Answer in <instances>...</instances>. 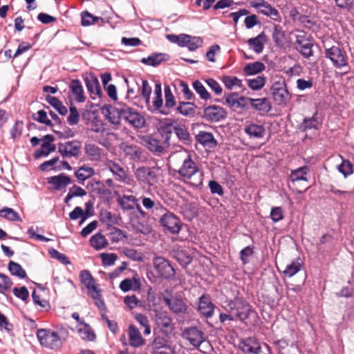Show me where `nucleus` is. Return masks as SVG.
<instances>
[{
  "label": "nucleus",
  "mask_w": 354,
  "mask_h": 354,
  "mask_svg": "<svg viewBox=\"0 0 354 354\" xmlns=\"http://www.w3.org/2000/svg\"><path fill=\"white\" fill-rule=\"evenodd\" d=\"M177 172L185 179V182L192 187H198L203 184V172L199 169L190 156H186L183 159V164Z\"/></svg>",
  "instance_id": "f257e3e1"
},
{
  "label": "nucleus",
  "mask_w": 354,
  "mask_h": 354,
  "mask_svg": "<svg viewBox=\"0 0 354 354\" xmlns=\"http://www.w3.org/2000/svg\"><path fill=\"white\" fill-rule=\"evenodd\" d=\"M227 311H230L236 320L245 322L250 316L258 318V315L252 306L242 297H235L227 300Z\"/></svg>",
  "instance_id": "f03ea898"
},
{
  "label": "nucleus",
  "mask_w": 354,
  "mask_h": 354,
  "mask_svg": "<svg viewBox=\"0 0 354 354\" xmlns=\"http://www.w3.org/2000/svg\"><path fill=\"white\" fill-rule=\"evenodd\" d=\"M80 279L88 290V295L94 300L95 304L99 308H105V304L102 298L100 290L95 285L94 278L91 272L87 270H83L80 272Z\"/></svg>",
  "instance_id": "7ed1b4c3"
},
{
  "label": "nucleus",
  "mask_w": 354,
  "mask_h": 354,
  "mask_svg": "<svg viewBox=\"0 0 354 354\" xmlns=\"http://www.w3.org/2000/svg\"><path fill=\"white\" fill-rule=\"evenodd\" d=\"M324 57L328 59L336 68H349L348 57L346 51L337 46L325 48Z\"/></svg>",
  "instance_id": "20e7f679"
},
{
  "label": "nucleus",
  "mask_w": 354,
  "mask_h": 354,
  "mask_svg": "<svg viewBox=\"0 0 354 354\" xmlns=\"http://www.w3.org/2000/svg\"><path fill=\"white\" fill-rule=\"evenodd\" d=\"M159 216H160V224L165 231L173 234L179 233L182 227V223L177 216L168 211L165 207V212H160Z\"/></svg>",
  "instance_id": "39448f33"
},
{
  "label": "nucleus",
  "mask_w": 354,
  "mask_h": 354,
  "mask_svg": "<svg viewBox=\"0 0 354 354\" xmlns=\"http://www.w3.org/2000/svg\"><path fill=\"white\" fill-rule=\"evenodd\" d=\"M37 337L42 346L51 349L59 348L63 343L58 333L49 329L37 330Z\"/></svg>",
  "instance_id": "423d86ee"
},
{
  "label": "nucleus",
  "mask_w": 354,
  "mask_h": 354,
  "mask_svg": "<svg viewBox=\"0 0 354 354\" xmlns=\"http://www.w3.org/2000/svg\"><path fill=\"white\" fill-rule=\"evenodd\" d=\"M239 348L244 354H270V347L267 344L261 345L255 337H248L239 343Z\"/></svg>",
  "instance_id": "0eeeda50"
},
{
  "label": "nucleus",
  "mask_w": 354,
  "mask_h": 354,
  "mask_svg": "<svg viewBox=\"0 0 354 354\" xmlns=\"http://www.w3.org/2000/svg\"><path fill=\"white\" fill-rule=\"evenodd\" d=\"M158 169L156 167H140L134 172L136 180L140 185L154 186L158 182Z\"/></svg>",
  "instance_id": "6e6552de"
},
{
  "label": "nucleus",
  "mask_w": 354,
  "mask_h": 354,
  "mask_svg": "<svg viewBox=\"0 0 354 354\" xmlns=\"http://www.w3.org/2000/svg\"><path fill=\"white\" fill-rule=\"evenodd\" d=\"M122 118L134 129H142L145 125V118L133 108L125 106L120 109Z\"/></svg>",
  "instance_id": "1a4fd4ad"
},
{
  "label": "nucleus",
  "mask_w": 354,
  "mask_h": 354,
  "mask_svg": "<svg viewBox=\"0 0 354 354\" xmlns=\"http://www.w3.org/2000/svg\"><path fill=\"white\" fill-rule=\"evenodd\" d=\"M153 264L158 274L165 279H171L175 276L174 268L168 261L162 257H155L153 259Z\"/></svg>",
  "instance_id": "9d476101"
},
{
  "label": "nucleus",
  "mask_w": 354,
  "mask_h": 354,
  "mask_svg": "<svg viewBox=\"0 0 354 354\" xmlns=\"http://www.w3.org/2000/svg\"><path fill=\"white\" fill-rule=\"evenodd\" d=\"M273 98L279 105L286 104L289 99V92L286 81L281 80L273 83L271 86Z\"/></svg>",
  "instance_id": "9b49d317"
},
{
  "label": "nucleus",
  "mask_w": 354,
  "mask_h": 354,
  "mask_svg": "<svg viewBox=\"0 0 354 354\" xmlns=\"http://www.w3.org/2000/svg\"><path fill=\"white\" fill-rule=\"evenodd\" d=\"M251 6L254 8H256L259 13H261L267 17H269L274 21H281V16L279 11L264 0L252 1L251 3Z\"/></svg>",
  "instance_id": "f8f14e48"
},
{
  "label": "nucleus",
  "mask_w": 354,
  "mask_h": 354,
  "mask_svg": "<svg viewBox=\"0 0 354 354\" xmlns=\"http://www.w3.org/2000/svg\"><path fill=\"white\" fill-rule=\"evenodd\" d=\"M225 109L218 105H209L204 109L203 118L208 122H220L227 117Z\"/></svg>",
  "instance_id": "ddd939ff"
},
{
  "label": "nucleus",
  "mask_w": 354,
  "mask_h": 354,
  "mask_svg": "<svg viewBox=\"0 0 354 354\" xmlns=\"http://www.w3.org/2000/svg\"><path fill=\"white\" fill-rule=\"evenodd\" d=\"M57 148L63 158L77 157L80 151V145L76 140L60 142L57 145Z\"/></svg>",
  "instance_id": "4468645a"
},
{
  "label": "nucleus",
  "mask_w": 354,
  "mask_h": 354,
  "mask_svg": "<svg viewBox=\"0 0 354 354\" xmlns=\"http://www.w3.org/2000/svg\"><path fill=\"white\" fill-rule=\"evenodd\" d=\"M47 182L51 185L53 190H62L73 183L72 179L66 174L61 173L47 178Z\"/></svg>",
  "instance_id": "2eb2a0df"
},
{
  "label": "nucleus",
  "mask_w": 354,
  "mask_h": 354,
  "mask_svg": "<svg viewBox=\"0 0 354 354\" xmlns=\"http://www.w3.org/2000/svg\"><path fill=\"white\" fill-rule=\"evenodd\" d=\"M296 49L305 57L309 58L313 55L312 47L313 44L304 35H296Z\"/></svg>",
  "instance_id": "dca6fc26"
},
{
  "label": "nucleus",
  "mask_w": 354,
  "mask_h": 354,
  "mask_svg": "<svg viewBox=\"0 0 354 354\" xmlns=\"http://www.w3.org/2000/svg\"><path fill=\"white\" fill-rule=\"evenodd\" d=\"M84 80L91 98L95 100L97 97H101L102 93L97 77L90 75L89 76H86Z\"/></svg>",
  "instance_id": "f3484780"
},
{
  "label": "nucleus",
  "mask_w": 354,
  "mask_h": 354,
  "mask_svg": "<svg viewBox=\"0 0 354 354\" xmlns=\"http://www.w3.org/2000/svg\"><path fill=\"white\" fill-rule=\"evenodd\" d=\"M183 336L195 347H198L205 340L203 332L196 327L186 328Z\"/></svg>",
  "instance_id": "a211bd4d"
},
{
  "label": "nucleus",
  "mask_w": 354,
  "mask_h": 354,
  "mask_svg": "<svg viewBox=\"0 0 354 354\" xmlns=\"http://www.w3.org/2000/svg\"><path fill=\"white\" fill-rule=\"evenodd\" d=\"M156 322L161 331L165 334H169L173 330L171 318L167 312L159 311L156 313Z\"/></svg>",
  "instance_id": "6ab92c4d"
},
{
  "label": "nucleus",
  "mask_w": 354,
  "mask_h": 354,
  "mask_svg": "<svg viewBox=\"0 0 354 354\" xmlns=\"http://www.w3.org/2000/svg\"><path fill=\"white\" fill-rule=\"evenodd\" d=\"M214 304L212 302L209 295H203L198 299V310L206 318H210L214 315Z\"/></svg>",
  "instance_id": "aec40b11"
},
{
  "label": "nucleus",
  "mask_w": 354,
  "mask_h": 354,
  "mask_svg": "<svg viewBox=\"0 0 354 354\" xmlns=\"http://www.w3.org/2000/svg\"><path fill=\"white\" fill-rule=\"evenodd\" d=\"M163 300L169 308L176 314L185 313L187 306L181 298L178 297H164Z\"/></svg>",
  "instance_id": "412c9836"
},
{
  "label": "nucleus",
  "mask_w": 354,
  "mask_h": 354,
  "mask_svg": "<svg viewBox=\"0 0 354 354\" xmlns=\"http://www.w3.org/2000/svg\"><path fill=\"white\" fill-rule=\"evenodd\" d=\"M268 42V37L264 32H261L255 37L250 38L247 44L250 49H252L257 54L263 52L265 44Z\"/></svg>",
  "instance_id": "4be33fe9"
},
{
  "label": "nucleus",
  "mask_w": 354,
  "mask_h": 354,
  "mask_svg": "<svg viewBox=\"0 0 354 354\" xmlns=\"http://www.w3.org/2000/svg\"><path fill=\"white\" fill-rule=\"evenodd\" d=\"M69 91L73 99L79 103L84 102L86 97L84 93L83 86L81 82L77 80H72L69 85Z\"/></svg>",
  "instance_id": "5701e85b"
},
{
  "label": "nucleus",
  "mask_w": 354,
  "mask_h": 354,
  "mask_svg": "<svg viewBox=\"0 0 354 354\" xmlns=\"http://www.w3.org/2000/svg\"><path fill=\"white\" fill-rule=\"evenodd\" d=\"M85 155L91 161H100L103 155V149L93 143H85L84 146Z\"/></svg>",
  "instance_id": "b1692460"
},
{
  "label": "nucleus",
  "mask_w": 354,
  "mask_h": 354,
  "mask_svg": "<svg viewBox=\"0 0 354 354\" xmlns=\"http://www.w3.org/2000/svg\"><path fill=\"white\" fill-rule=\"evenodd\" d=\"M128 335L129 344L135 348L140 347L145 344V339L142 338L138 328L133 324H131L128 328Z\"/></svg>",
  "instance_id": "393cba45"
},
{
  "label": "nucleus",
  "mask_w": 354,
  "mask_h": 354,
  "mask_svg": "<svg viewBox=\"0 0 354 354\" xmlns=\"http://www.w3.org/2000/svg\"><path fill=\"white\" fill-rule=\"evenodd\" d=\"M250 104L252 109L263 113H267L272 109L271 103L267 97L252 98L250 100Z\"/></svg>",
  "instance_id": "a878e982"
},
{
  "label": "nucleus",
  "mask_w": 354,
  "mask_h": 354,
  "mask_svg": "<svg viewBox=\"0 0 354 354\" xmlns=\"http://www.w3.org/2000/svg\"><path fill=\"white\" fill-rule=\"evenodd\" d=\"M106 167L115 176V179L120 182H124L127 177L124 169L113 160H108L105 164Z\"/></svg>",
  "instance_id": "bb28decb"
},
{
  "label": "nucleus",
  "mask_w": 354,
  "mask_h": 354,
  "mask_svg": "<svg viewBox=\"0 0 354 354\" xmlns=\"http://www.w3.org/2000/svg\"><path fill=\"white\" fill-rule=\"evenodd\" d=\"M141 200L142 205L145 207V208L149 211H151L156 216H159L160 212H165V207L160 202H156L151 198L146 196H142Z\"/></svg>",
  "instance_id": "cd10ccee"
},
{
  "label": "nucleus",
  "mask_w": 354,
  "mask_h": 354,
  "mask_svg": "<svg viewBox=\"0 0 354 354\" xmlns=\"http://www.w3.org/2000/svg\"><path fill=\"white\" fill-rule=\"evenodd\" d=\"M168 59L169 55L165 53H153L147 57H143L141 62L148 66H157Z\"/></svg>",
  "instance_id": "c85d7f7f"
},
{
  "label": "nucleus",
  "mask_w": 354,
  "mask_h": 354,
  "mask_svg": "<svg viewBox=\"0 0 354 354\" xmlns=\"http://www.w3.org/2000/svg\"><path fill=\"white\" fill-rule=\"evenodd\" d=\"M117 202L124 211L132 210L134 205H138V199L133 195H123L117 198Z\"/></svg>",
  "instance_id": "c756f323"
},
{
  "label": "nucleus",
  "mask_w": 354,
  "mask_h": 354,
  "mask_svg": "<svg viewBox=\"0 0 354 354\" xmlns=\"http://www.w3.org/2000/svg\"><path fill=\"white\" fill-rule=\"evenodd\" d=\"M245 133L250 138H261L265 136L266 129L263 125L250 124L244 129Z\"/></svg>",
  "instance_id": "7c9ffc66"
},
{
  "label": "nucleus",
  "mask_w": 354,
  "mask_h": 354,
  "mask_svg": "<svg viewBox=\"0 0 354 354\" xmlns=\"http://www.w3.org/2000/svg\"><path fill=\"white\" fill-rule=\"evenodd\" d=\"M272 38L276 46L283 47L285 45L286 33L280 25L274 24Z\"/></svg>",
  "instance_id": "2f4dec72"
},
{
  "label": "nucleus",
  "mask_w": 354,
  "mask_h": 354,
  "mask_svg": "<svg viewBox=\"0 0 354 354\" xmlns=\"http://www.w3.org/2000/svg\"><path fill=\"white\" fill-rule=\"evenodd\" d=\"M95 174V170L93 167L83 165L80 167L75 172V176L80 183H83L86 180L92 177Z\"/></svg>",
  "instance_id": "473e14b6"
},
{
  "label": "nucleus",
  "mask_w": 354,
  "mask_h": 354,
  "mask_svg": "<svg viewBox=\"0 0 354 354\" xmlns=\"http://www.w3.org/2000/svg\"><path fill=\"white\" fill-rule=\"evenodd\" d=\"M165 108L160 111V113L163 115H168L169 113V109L176 105L174 96L168 86L165 87Z\"/></svg>",
  "instance_id": "72a5a7b5"
},
{
  "label": "nucleus",
  "mask_w": 354,
  "mask_h": 354,
  "mask_svg": "<svg viewBox=\"0 0 354 354\" xmlns=\"http://www.w3.org/2000/svg\"><path fill=\"white\" fill-rule=\"evenodd\" d=\"M46 102L50 104L60 115H66L68 113V109L57 97L47 95L46 96Z\"/></svg>",
  "instance_id": "f704fd0d"
},
{
  "label": "nucleus",
  "mask_w": 354,
  "mask_h": 354,
  "mask_svg": "<svg viewBox=\"0 0 354 354\" xmlns=\"http://www.w3.org/2000/svg\"><path fill=\"white\" fill-rule=\"evenodd\" d=\"M309 172V168L307 166L299 167L297 169L292 170L290 174L292 183H295L299 180L308 181L306 175Z\"/></svg>",
  "instance_id": "c9c22d12"
},
{
  "label": "nucleus",
  "mask_w": 354,
  "mask_h": 354,
  "mask_svg": "<svg viewBox=\"0 0 354 354\" xmlns=\"http://www.w3.org/2000/svg\"><path fill=\"white\" fill-rule=\"evenodd\" d=\"M265 69L266 66L263 62H255L246 64L243 68V72L247 75H254L263 71Z\"/></svg>",
  "instance_id": "e433bc0d"
},
{
  "label": "nucleus",
  "mask_w": 354,
  "mask_h": 354,
  "mask_svg": "<svg viewBox=\"0 0 354 354\" xmlns=\"http://www.w3.org/2000/svg\"><path fill=\"white\" fill-rule=\"evenodd\" d=\"M196 140L203 146L213 147L216 145L213 134L206 131H200L196 136Z\"/></svg>",
  "instance_id": "4c0bfd02"
},
{
  "label": "nucleus",
  "mask_w": 354,
  "mask_h": 354,
  "mask_svg": "<svg viewBox=\"0 0 354 354\" xmlns=\"http://www.w3.org/2000/svg\"><path fill=\"white\" fill-rule=\"evenodd\" d=\"M89 241L91 245L97 250L104 248L108 245V241L105 236L100 233L93 235Z\"/></svg>",
  "instance_id": "58836bf2"
},
{
  "label": "nucleus",
  "mask_w": 354,
  "mask_h": 354,
  "mask_svg": "<svg viewBox=\"0 0 354 354\" xmlns=\"http://www.w3.org/2000/svg\"><path fill=\"white\" fill-rule=\"evenodd\" d=\"M100 218L102 223H106L107 225H113L118 224L120 218L117 214L105 209L101 211Z\"/></svg>",
  "instance_id": "ea45409f"
},
{
  "label": "nucleus",
  "mask_w": 354,
  "mask_h": 354,
  "mask_svg": "<svg viewBox=\"0 0 354 354\" xmlns=\"http://www.w3.org/2000/svg\"><path fill=\"white\" fill-rule=\"evenodd\" d=\"M151 348L153 353H156V351L167 350L169 348H171V346L168 344V342L166 339L160 336H157L151 342Z\"/></svg>",
  "instance_id": "a19ab883"
},
{
  "label": "nucleus",
  "mask_w": 354,
  "mask_h": 354,
  "mask_svg": "<svg viewBox=\"0 0 354 354\" xmlns=\"http://www.w3.org/2000/svg\"><path fill=\"white\" fill-rule=\"evenodd\" d=\"M196 106L193 102H180L177 107L178 111L185 116H193Z\"/></svg>",
  "instance_id": "79ce46f5"
},
{
  "label": "nucleus",
  "mask_w": 354,
  "mask_h": 354,
  "mask_svg": "<svg viewBox=\"0 0 354 354\" xmlns=\"http://www.w3.org/2000/svg\"><path fill=\"white\" fill-rule=\"evenodd\" d=\"M158 131L164 139V143L169 145V139L173 131H174V127L171 123H165L160 127Z\"/></svg>",
  "instance_id": "37998d69"
},
{
  "label": "nucleus",
  "mask_w": 354,
  "mask_h": 354,
  "mask_svg": "<svg viewBox=\"0 0 354 354\" xmlns=\"http://www.w3.org/2000/svg\"><path fill=\"white\" fill-rule=\"evenodd\" d=\"M123 151L125 155L133 161H138L141 158L142 152L137 146L126 145Z\"/></svg>",
  "instance_id": "c03bdc74"
},
{
  "label": "nucleus",
  "mask_w": 354,
  "mask_h": 354,
  "mask_svg": "<svg viewBox=\"0 0 354 354\" xmlns=\"http://www.w3.org/2000/svg\"><path fill=\"white\" fill-rule=\"evenodd\" d=\"M77 331L80 336L83 339L93 341L96 337L95 333L87 324H82V326L78 328Z\"/></svg>",
  "instance_id": "a18cd8bd"
},
{
  "label": "nucleus",
  "mask_w": 354,
  "mask_h": 354,
  "mask_svg": "<svg viewBox=\"0 0 354 354\" xmlns=\"http://www.w3.org/2000/svg\"><path fill=\"white\" fill-rule=\"evenodd\" d=\"M222 82L229 90H232L234 86L241 88L243 86L241 80L236 76L224 75L222 77Z\"/></svg>",
  "instance_id": "49530a36"
},
{
  "label": "nucleus",
  "mask_w": 354,
  "mask_h": 354,
  "mask_svg": "<svg viewBox=\"0 0 354 354\" xmlns=\"http://www.w3.org/2000/svg\"><path fill=\"white\" fill-rule=\"evenodd\" d=\"M146 145L149 150L153 153H162L164 150L163 146L160 141L153 137L149 136L145 140Z\"/></svg>",
  "instance_id": "de8ad7c7"
},
{
  "label": "nucleus",
  "mask_w": 354,
  "mask_h": 354,
  "mask_svg": "<svg viewBox=\"0 0 354 354\" xmlns=\"http://www.w3.org/2000/svg\"><path fill=\"white\" fill-rule=\"evenodd\" d=\"M100 20L103 21L102 17H95L88 11H84L81 13V24L83 26L93 25Z\"/></svg>",
  "instance_id": "09e8293b"
},
{
  "label": "nucleus",
  "mask_w": 354,
  "mask_h": 354,
  "mask_svg": "<svg viewBox=\"0 0 354 354\" xmlns=\"http://www.w3.org/2000/svg\"><path fill=\"white\" fill-rule=\"evenodd\" d=\"M120 109H107L105 116L109 122L114 125H119L122 119L119 113Z\"/></svg>",
  "instance_id": "8fccbe9b"
},
{
  "label": "nucleus",
  "mask_w": 354,
  "mask_h": 354,
  "mask_svg": "<svg viewBox=\"0 0 354 354\" xmlns=\"http://www.w3.org/2000/svg\"><path fill=\"white\" fill-rule=\"evenodd\" d=\"M175 258L184 268H186L192 261V258L189 254L180 250H178L175 252Z\"/></svg>",
  "instance_id": "3c124183"
},
{
  "label": "nucleus",
  "mask_w": 354,
  "mask_h": 354,
  "mask_svg": "<svg viewBox=\"0 0 354 354\" xmlns=\"http://www.w3.org/2000/svg\"><path fill=\"white\" fill-rule=\"evenodd\" d=\"M195 91L199 95L200 97L203 100H207L211 98L210 93L207 91L205 86L199 80H196L192 84Z\"/></svg>",
  "instance_id": "603ef678"
},
{
  "label": "nucleus",
  "mask_w": 354,
  "mask_h": 354,
  "mask_svg": "<svg viewBox=\"0 0 354 354\" xmlns=\"http://www.w3.org/2000/svg\"><path fill=\"white\" fill-rule=\"evenodd\" d=\"M317 113L316 112L311 118H304L301 124V129L303 131L308 129H318V121L316 118Z\"/></svg>",
  "instance_id": "864d4df0"
},
{
  "label": "nucleus",
  "mask_w": 354,
  "mask_h": 354,
  "mask_svg": "<svg viewBox=\"0 0 354 354\" xmlns=\"http://www.w3.org/2000/svg\"><path fill=\"white\" fill-rule=\"evenodd\" d=\"M56 147L55 145H47L42 143L40 149L35 152V158L38 159L42 156H47L50 153L55 151Z\"/></svg>",
  "instance_id": "5fc2aeb1"
},
{
  "label": "nucleus",
  "mask_w": 354,
  "mask_h": 354,
  "mask_svg": "<svg viewBox=\"0 0 354 354\" xmlns=\"http://www.w3.org/2000/svg\"><path fill=\"white\" fill-rule=\"evenodd\" d=\"M239 94L237 92H233L225 95V104L232 109H239L240 103L239 102Z\"/></svg>",
  "instance_id": "6e6d98bb"
},
{
  "label": "nucleus",
  "mask_w": 354,
  "mask_h": 354,
  "mask_svg": "<svg viewBox=\"0 0 354 354\" xmlns=\"http://www.w3.org/2000/svg\"><path fill=\"white\" fill-rule=\"evenodd\" d=\"M338 171L344 175V177H347L353 174V165L348 160H342V162L337 167Z\"/></svg>",
  "instance_id": "4d7b16f0"
},
{
  "label": "nucleus",
  "mask_w": 354,
  "mask_h": 354,
  "mask_svg": "<svg viewBox=\"0 0 354 354\" xmlns=\"http://www.w3.org/2000/svg\"><path fill=\"white\" fill-rule=\"evenodd\" d=\"M248 86L254 91L263 88L266 84V78L263 76H257L253 79L247 80Z\"/></svg>",
  "instance_id": "13d9d810"
},
{
  "label": "nucleus",
  "mask_w": 354,
  "mask_h": 354,
  "mask_svg": "<svg viewBox=\"0 0 354 354\" xmlns=\"http://www.w3.org/2000/svg\"><path fill=\"white\" fill-rule=\"evenodd\" d=\"M136 320L140 324V325L144 327V335H148L151 333V327L148 318L142 313H137L135 315Z\"/></svg>",
  "instance_id": "bf43d9fd"
},
{
  "label": "nucleus",
  "mask_w": 354,
  "mask_h": 354,
  "mask_svg": "<svg viewBox=\"0 0 354 354\" xmlns=\"http://www.w3.org/2000/svg\"><path fill=\"white\" fill-rule=\"evenodd\" d=\"M0 216L9 221H21L19 214L12 208L9 207L0 209Z\"/></svg>",
  "instance_id": "052dcab7"
},
{
  "label": "nucleus",
  "mask_w": 354,
  "mask_h": 354,
  "mask_svg": "<svg viewBox=\"0 0 354 354\" xmlns=\"http://www.w3.org/2000/svg\"><path fill=\"white\" fill-rule=\"evenodd\" d=\"M301 264L299 262L292 261L286 266L283 272L286 277H292L301 270Z\"/></svg>",
  "instance_id": "680f3d73"
},
{
  "label": "nucleus",
  "mask_w": 354,
  "mask_h": 354,
  "mask_svg": "<svg viewBox=\"0 0 354 354\" xmlns=\"http://www.w3.org/2000/svg\"><path fill=\"white\" fill-rule=\"evenodd\" d=\"M48 253L53 259H55L64 265L71 264L69 258L65 254L60 253L59 251L54 248H50L48 250Z\"/></svg>",
  "instance_id": "e2e57ef3"
},
{
  "label": "nucleus",
  "mask_w": 354,
  "mask_h": 354,
  "mask_svg": "<svg viewBox=\"0 0 354 354\" xmlns=\"http://www.w3.org/2000/svg\"><path fill=\"white\" fill-rule=\"evenodd\" d=\"M174 133L180 140L183 141L189 140L190 136L185 126L180 124L174 126Z\"/></svg>",
  "instance_id": "0e129e2a"
},
{
  "label": "nucleus",
  "mask_w": 354,
  "mask_h": 354,
  "mask_svg": "<svg viewBox=\"0 0 354 354\" xmlns=\"http://www.w3.org/2000/svg\"><path fill=\"white\" fill-rule=\"evenodd\" d=\"M70 113L67 118V122L70 125H75L79 122L80 120V114L77 111V109L71 104L69 107Z\"/></svg>",
  "instance_id": "69168bd1"
},
{
  "label": "nucleus",
  "mask_w": 354,
  "mask_h": 354,
  "mask_svg": "<svg viewBox=\"0 0 354 354\" xmlns=\"http://www.w3.org/2000/svg\"><path fill=\"white\" fill-rule=\"evenodd\" d=\"M203 44V39L199 37H192L190 35V39H187V44L185 47H187L189 50L195 51L198 49L199 46H201Z\"/></svg>",
  "instance_id": "338daca9"
},
{
  "label": "nucleus",
  "mask_w": 354,
  "mask_h": 354,
  "mask_svg": "<svg viewBox=\"0 0 354 354\" xmlns=\"http://www.w3.org/2000/svg\"><path fill=\"white\" fill-rule=\"evenodd\" d=\"M254 253V246L248 245L242 249L239 253V258L243 265L249 263L248 257Z\"/></svg>",
  "instance_id": "774afa93"
}]
</instances>
